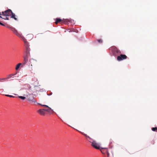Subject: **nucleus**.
Listing matches in <instances>:
<instances>
[{"instance_id":"aec40b11","label":"nucleus","mask_w":157,"mask_h":157,"mask_svg":"<svg viewBox=\"0 0 157 157\" xmlns=\"http://www.w3.org/2000/svg\"><path fill=\"white\" fill-rule=\"evenodd\" d=\"M97 41L100 43H101L102 42V40L101 39L97 40Z\"/></svg>"},{"instance_id":"4468645a","label":"nucleus","mask_w":157,"mask_h":157,"mask_svg":"<svg viewBox=\"0 0 157 157\" xmlns=\"http://www.w3.org/2000/svg\"><path fill=\"white\" fill-rule=\"evenodd\" d=\"M46 109H44L45 111H46L48 112H50L51 110H52V109L49 107L48 106V107H46Z\"/></svg>"},{"instance_id":"ddd939ff","label":"nucleus","mask_w":157,"mask_h":157,"mask_svg":"<svg viewBox=\"0 0 157 157\" xmlns=\"http://www.w3.org/2000/svg\"><path fill=\"white\" fill-rule=\"evenodd\" d=\"M71 20L70 19H63L62 21V22L65 24H66L67 22H70Z\"/></svg>"},{"instance_id":"1a4fd4ad","label":"nucleus","mask_w":157,"mask_h":157,"mask_svg":"<svg viewBox=\"0 0 157 157\" xmlns=\"http://www.w3.org/2000/svg\"><path fill=\"white\" fill-rule=\"evenodd\" d=\"M30 62L31 63V66H32L33 65H34L36 63L37 61L34 59H31Z\"/></svg>"},{"instance_id":"412c9836","label":"nucleus","mask_w":157,"mask_h":157,"mask_svg":"<svg viewBox=\"0 0 157 157\" xmlns=\"http://www.w3.org/2000/svg\"><path fill=\"white\" fill-rule=\"evenodd\" d=\"M156 127L152 128V130L153 131H155L156 130Z\"/></svg>"},{"instance_id":"a878e982","label":"nucleus","mask_w":157,"mask_h":157,"mask_svg":"<svg viewBox=\"0 0 157 157\" xmlns=\"http://www.w3.org/2000/svg\"><path fill=\"white\" fill-rule=\"evenodd\" d=\"M107 155L108 156H109V153L108 152H107Z\"/></svg>"},{"instance_id":"9b49d317","label":"nucleus","mask_w":157,"mask_h":157,"mask_svg":"<svg viewBox=\"0 0 157 157\" xmlns=\"http://www.w3.org/2000/svg\"><path fill=\"white\" fill-rule=\"evenodd\" d=\"M0 17L5 20H9V18L8 17H7L6 16H4V15H3V13H2V15L1 16V17Z\"/></svg>"},{"instance_id":"4be33fe9","label":"nucleus","mask_w":157,"mask_h":157,"mask_svg":"<svg viewBox=\"0 0 157 157\" xmlns=\"http://www.w3.org/2000/svg\"><path fill=\"white\" fill-rule=\"evenodd\" d=\"M40 105L42 106H44V107H48V105H41V104H40Z\"/></svg>"},{"instance_id":"f03ea898","label":"nucleus","mask_w":157,"mask_h":157,"mask_svg":"<svg viewBox=\"0 0 157 157\" xmlns=\"http://www.w3.org/2000/svg\"><path fill=\"white\" fill-rule=\"evenodd\" d=\"M10 29L11 30L13 31L16 35L18 36L21 37L22 39V40L26 44H28V42L26 41V39H25V38L21 34L17 32V30L15 29V28H11Z\"/></svg>"},{"instance_id":"39448f33","label":"nucleus","mask_w":157,"mask_h":157,"mask_svg":"<svg viewBox=\"0 0 157 157\" xmlns=\"http://www.w3.org/2000/svg\"><path fill=\"white\" fill-rule=\"evenodd\" d=\"M127 58V56L125 55L120 54L117 57V59L118 61H121Z\"/></svg>"},{"instance_id":"0eeeda50","label":"nucleus","mask_w":157,"mask_h":157,"mask_svg":"<svg viewBox=\"0 0 157 157\" xmlns=\"http://www.w3.org/2000/svg\"><path fill=\"white\" fill-rule=\"evenodd\" d=\"M44 109H40L37 111V112L41 115L44 116L46 113Z\"/></svg>"},{"instance_id":"f3484780","label":"nucleus","mask_w":157,"mask_h":157,"mask_svg":"<svg viewBox=\"0 0 157 157\" xmlns=\"http://www.w3.org/2000/svg\"><path fill=\"white\" fill-rule=\"evenodd\" d=\"M21 64H22L21 63H19L17 65L15 68V69L16 70H17L19 69L21 65Z\"/></svg>"},{"instance_id":"6ab92c4d","label":"nucleus","mask_w":157,"mask_h":157,"mask_svg":"<svg viewBox=\"0 0 157 157\" xmlns=\"http://www.w3.org/2000/svg\"><path fill=\"white\" fill-rule=\"evenodd\" d=\"M5 96H7V97H10V98H14L15 97L14 96H13L12 95H7V94L5 95Z\"/></svg>"},{"instance_id":"b1692460","label":"nucleus","mask_w":157,"mask_h":157,"mask_svg":"<svg viewBox=\"0 0 157 157\" xmlns=\"http://www.w3.org/2000/svg\"><path fill=\"white\" fill-rule=\"evenodd\" d=\"M26 50L28 52H29V48L28 47H27L26 49Z\"/></svg>"},{"instance_id":"2eb2a0df","label":"nucleus","mask_w":157,"mask_h":157,"mask_svg":"<svg viewBox=\"0 0 157 157\" xmlns=\"http://www.w3.org/2000/svg\"><path fill=\"white\" fill-rule=\"evenodd\" d=\"M28 61V57L26 56L24 57V63L25 64Z\"/></svg>"},{"instance_id":"393cba45","label":"nucleus","mask_w":157,"mask_h":157,"mask_svg":"<svg viewBox=\"0 0 157 157\" xmlns=\"http://www.w3.org/2000/svg\"><path fill=\"white\" fill-rule=\"evenodd\" d=\"M2 15V12L1 13L0 12V17Z\"/></svg>"},{"instance_id":"20e7f679","label":"nucleus","mask_w":157,"mask_h":157,"mask_svg":"<svg viewBox=\"0 0 157 157\" xmlns=\"http://www.w3.org/2000/svg\"><path fill=\"white\" fill-rule=\"evenodd\" d=\"M27 99L30 102H36V101L34 100V97L32 94H29L27 95Z\"/></svg>"},{"instance_id":"423d86ee","label":"nucleus","mask_w":157,"mask_h":157,"mask_svg":"<svg viewBox=\"0 0 157 157\" xmlns=\"http://www.w3.org/2000/svg\"><path fill=\"white\" fill-rule=\"evenodd\" d=\"M91 145L94 147L96 149H100L99 145L95 141H93L92 142Z\"/></svg>"},{"instance_id":"bb28decb","label":"nucleus","mask_w":157,"mask_h":157,"mask_svg":"<svg viewBox=\"0 0 157 157\" xmlns=\"http://www.w3.org/2000/svg\"><path fill=\"white\" fill-rule=\"evenodd\" d=\"M156 130L157 131V128H156Z\"/></svg>"},{"instance_id":"7ed1b4c3","label":"nucleus","mask_w":157,"mask_h":157,"mask_svg":"<svg viewBox=\"0 0 157 157\" xmlns=\"http://www.w3.org/2000/svg\"><path fill=\"white\" fill-rule=\"evenodd\" d=\"M112 49L113 55L116 56L120 54L121 53L120 50L118 49L116 47L113 46L112 47Z\"/></svg>"},{"instance_id":"f257e3e1","label":"nucleus","mask_w":157,"mask_h":157,"mask_svg":"<svg viewBox=\"0 0 157 157\" xmlns=\"http://www.w3.org/2000/svg\"><path fill=\"white\" fill-rule=\"evenodd\" d=\"M3 15L4 16H10L11 18H13L15 20H17V19L15 17V15L14 13H13L10 9H8L2 12Z\"/></svg>"},{"instance_id":"a211bd4d","label":"nucleus","mask_w":157,"mask_h":157,"mask_svg":"<svg viewBox=\"0 0 157 157\" xmlns=\"http://www.w3.org/2000/svg\"><path fill=\"white\" fill-rule=\"evenodd\" d=\"M18 97L23 100H24L25 98V97H23L22 96H18Z\"/></svg>"},{"instance_id":"9d476101","label":"nucleus","mask_w":157,"mask_h":157,"mask_svg":"<svg viewBox=\"0 0 157 157\" xmlns=\"http://www.w3.org/2000/svg\"><path fill=\"white\" fill-rule=\"evenodd\" d=\"M27 38L28 39L31 40L33 38V35L31 34H29L27 35Z\"/></svg>"},{"instance_id":"dca6fc26","label":"nucleus","mask_w":157,"mask_h":157,"mask_svg":"<svg viewBox=\"0 0 157 157\" xmlns=\"http://www.w3.org/2000/svg\"><path fill=\"white\" fill-rule=\"evenodd\" d=\"M62 21V20L61 19L59 18H57L56 19V21L55 22V23L56 24H58V22H60Z\"/></svg>"},{"instance_id":"5701e85b","label":"nucleus","mask_w":157,"mask_h":157,"mask_svg":"<svg viewBox=\"0 0 157 157\" xmlns=\"http://www.w3.org/2000/svg\"><path fill=\"white\" fill-rule=\"evenodd\" d=\"M0 25L2 26H5V25L4 24H3L2 23H1L0 21Z\"/></svg>"},{"instance_id":"6e6552de","label":"nucleus","mask_w":157,"mask_h":157,"mask_svg":"<svg viewBox=\"0 0 157 157\" xmlns=\"http://www.w3.org/2000/svg\"><path fill=\"white\" fill-rule=\"evenodd\" d=\"M15 75V74H11L8 75L7 76V77L6 78H0V81H1L2 80H5L6 79H8L10 78L11 77Z\"/></svg>"},{"instance_id":"f8f14e48","label":"nucleus","mask_w":157,"mask_h":157,"mask_svg":"<svg viewBox=\"0 0 157 157\" xmlns=\"http://www.w3.org/2000/svg\"><path fill=\"white\" fill-rule=\"evenodd\" d=\"M78 132L81 133H82V134L83 135H84V136H86V137H87L90 140H89V141L90 142H92V140L88 136H87L86 134H84V133H83V132H80V131H78Z\"/></svg>"}]
</instances>
